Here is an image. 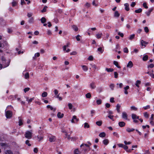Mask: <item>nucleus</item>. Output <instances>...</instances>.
<instances>
[{"label":"nucleus","instance_id":"f257e3e1","mask_svg":"<svg viewBox=\"0 0 154 154\" xmlns=\"http://www.w3.org/2000/svg\"><path fill=\"white\" fill-rule=\"evenodd\" d=\"M32 131H27L24 134L25 137L28 139H31L32 137Z\"/></svg>","mask_w":154,"mask_h":154},{"label":"nucleus","instance_id":"f03ea898","mask_svg":"<svg viewBox=\"0 0 154 154\" xmlns=\"http://www.w3.org/2000/svg\"><path fill=\"white\" fill-rule=\"evenodd\" d=\"M6 116L8 119L10 118L12 116V112L11 111L8 110L5 112Z\"/></svg>","mask_w":154,"mask_h":154},{"label":"nucleus","instance_id":"7ed1b4c3","mask_svg":"<svg viewBox=\"0 0 154 154\" xmlns=\"http://www.w3.org/2000/svg\"><path fill=\"white\" fill-rule=\"evenodd\" d=\"M79 121V119L77 118L75 116H73L72 119L71 120V122L72 123H75Z\"/></svg>","mask_w":154,"mask_h":154},{"label":"nucleus","instance_id":"20e7f679","mask_svg":"<svg viewBox=\"0 0 154 154\" xmlns=\"http://www.w3.org/2000/svg\"><path fill=\"white\" fill-rule=\"evenodd\" d=\"M56 140V137L54 136H52L49 137V140L51 142H54Z\"/></svg>","mask_w":154,"mask_h":154},{"label":"nucleus","instance_id":"39448f33","mask_svg":"<svg viewBox=\"0 0 154 154\" xmlns=\"http://www.w3.org/2000/svg\"><path fill=\"white\" fill-rule=\"evenodd\" d=\"M122 118L125 120H127L128 119V115L127 113L125 112H123L122 113Z\"/></svg>","mask_w":154,"mask_h":154},{"label":"nucleus","instance_id":"423d86ee","mask_svg":"<svg viewBox=\"0 0 154 154\" xmlns=\"http://www.w3.org/2000/svg\"><path fill=\"white\" fill-rule=\"evenodd\" d=\"M90 86L92 89H94L96 87V86L95 85V82H92L91 83L90 85Z\"/></svg>","mask_w":154,"mask_h":154},{"label":"nucleus","instance_id":"0eeeda50","mask_svg":"<svg viewBox=\"0 0 154 154\" xmlns=\"http://www.w3.org/2000/svg\"><path fill=\"white\" fill-rule=\"evenodd\" d=\"M133 66V64L131 61H130L128 63L127 65V67L128 68H131Z\"/></svg>","mask_w":154,"mask_h":154},{"label":"nucleus","instance_id":"6e6552de","mask_svg":"<svg viewBox=\"0 0 154 154\" xmlns=\"http://www.w3.org/2000/svg\"><path fill=\"white\" fill-rule=\"evenodd\" d=\"M141 45L142 46H144L145 47L146 45L148 44V42H146L143 40H141Z\"/></svg>","mask_w":154,"mask_h":154},{"label":"nucleus","instance_id":"1a4fd4ad","mask_svg":"<svg viewBox=\"0 0 154 154\" xmlns=\"http://www.w3.org/2000/svg\"><path fill=\"white\" fill-rule=\"evenodd\" d=\"M18 119H19V126H21L23 125V120L21 119V117H18Z\"/></svg>","mask_w":154,"mask_h":154},{"label":"nucleus","instance_id":"9d476101","mask_svg":"<svg viewBox=\"0 0 154 154\" xmlns=\"http://www.w3.org/2000/svg\"><path fill=\"white\" fill-rule=\"evenodd\" d=\"M129 88V87L128 86H127L126 87L124 88V93L126 94H128V92L127 91V90Z\"/></svg>","mask_w":154,"mask_h":154},{"label":"nucleus","instance_id":"9b49d317","mask_svg":"<svg viewBox=\"0 0 154 154\" xmlns=\"http://www.w3.org/2000/svg\"><path fill=\"white\" fill-rule=\"evenodd\" d=\"M131 117L133 119H138L139 118V117L138 116H137L136 114H132Z\"/></svg>","mask_w":154,"mask_h":154},{"label":"nucleus","instance_id":"f8f14e48","mask_svg":"<svg viewBox=\"0 0 154 154\" xmlns=\"http://www.w3.org/2000/svg\"><path fill=\"white\" fill-rule=\"evenodd\" d=\"M64 114L63 113L61 114L60 112H59L57 114V117L59 118H61L63 117Z\"/></svg>","mask_w":154,"mask_h":154},{"label":"nucleus","instance_id":"ddd939ff","mask_svg":"<svg viewBox=\"0 0 154 154\" xmlns=\"http://www.w3.org/2000/svg\"><path fill=\"white\" fill-rule=\"evenodd\" d=\"M37 137V140L39 142L43 140V136H42L38 135Z\"/></svg>","mask_w":154,"mask_h":154},{"label":"nucleus","instance_id":"4468645a","mask_svg":"<svg viewBox=\"0 0 154 154\" xmlns=\"http://www.w3.org/2000/svg\"><path fill=\"white\" fill-rule=\"evenodd\" d=\"M125 123L123 122H119V125L120 127H123L125 125Z\"/></svg>","mask_w":154,"mask_h":154},{"label":"nucleus","instance_id":"2eb2a0df","mask_svg":"<svg viewBox=\"0 0 154 154\" xmlns=\"http://www.w3.org/2000/svg\"><path fill=\"white\" fill-rule=\"evenodd\" d=\"M153 9L152 8L150 9H149L148 11L146 12H145V13L147 15V16H149L150 15L151 12L153 10Z\"/></svg>","mask_w":154,"mask_h":154},{"label":"nucleus","instance_id":"dca6fc26","mask_svg":"<svg viewBox=\"0 0 154 154\" xmlns=\"http://www.w3.org/2000/svg\"><path fill=\"white\" fill-rule=\"evenodd\" d=\"M25 98L26 99V101H27L29 103H30L33 100L34 98L33 97L31 98L30 99H29V97H25Z\"/></svg>","mask_w":154,"mask_h":154},{"label":"nucleus","instance_id":"f3484780","mask_svg":"<svg viewBox=\"0 0 154 154\" xmlns=\"http://www.w3.org/2000/svg\"><path fill=\"white\" fill-rule=\"evenodd\" d=\"M124 6L125 7V9L127 11H128L129 10V4L128 3H125L124 4Z\"/></svg>","mask_w":154,"mask_h":154},{"label":"nucleus","instance_id":"a211bd4d","mask_svg":"<svg viewBox=\"0 0 154 154\" xmlns=\"http://www.w3.org/2000/svg\"><path fill=\"white\" fill-rule=\"evenodd\" d=\"M121 106L119 104H118L116 105V109L118 113H119L120 112V108Z\"/></svg>","mask_w":154,"mask_h":154},{"label":"nucleus","instance_id":"6ab92c4d","mask_svg":"<svg viewBox=\"0 0 154 154\" xmlns=\"http://www.w3.org/2000/svg\"><path fill=\"white\" fill-rule=\"evenodd\" d=\"M135 130L134 129V128H128L126 129V131L128 132H130L134 131Z\"/></svg>","mask_w":154,"mask_h":154},{"label":"nucleus","instance_id":"aec40b11","mask_svg":"<svg viewBox=\"0 0 154 154\" xmlns=\"http://www.w3.org/2000/svg\"><path fill=\"white\" fill-rule=\"evenodd\" d=\"M120 16V14L118 13V11H116L114 13V17H119Z\"/></svg>","mask_w":154,"mask_h":154},{"label":"nucleus","instance_id":"412c9836","mask_svg":"<svg viewBox=\"0 0 154 154\" xmlns=\"http://www.w3.org/2000/svg\"><path fill=\"white\" fill-rule=\"evenodd\" d=\"M82 67L84 71H88V67L87 66L85 65H82Z\"/></svg>","mask_w":154,"mask_h":154},{"label":"nucleus","instance_id":"4be33fe9","mask_svg":"<svg viewBox=\"0 0 154 154\" xmlns=\"http://www.w3.org/2000/svg\"><path fill=\"white\" fill-rule=\"evenodd\" d=\"M141 83V81L140 80H137L136 82V83L135 84V85L138 88L139 87V85Z\"/></svg>","mask_w":154,"mask_h":154},{"label":"nucleus","instance_id":"5701e85b","mask_svg":"<svg viewBox=\"0 0 154 154\" xmlns=\"http://www.w3.org/2000/svg\"><path fill=\"white\" fill-rule=\"evenodd\" d=\"M103 143L105 145H107L109 143V141L108 139H106L104 140L103 141Z\"/></svg>","mask_w":154,"mask_h":154},{"label":"nucleus","instance_id":"b1692460","mask_svg":"<svg viewBox=\"0 0 154 154\" xmlns=\"http://www.w3.org/2000/svg\"><path fill=\"white\" fill-rule=\"evenodd\" d=\"M74 154H80L81 152L79 151L78 149H77L74 150Z\"/></svg>","mask_w":154,"mask_h":154},{"label":"nucleus","instance_id":"393cba45","mask_svg":"<svg viewBox=\"0 0 154 154\" xmlns=\"http://www.w3.org/2000/svg\"><path fill=\"white\" fill-rule=\"evenodd\" d=\"M99 136L101 137H104L106 136L105 133L104 132H102L100 134Z\"/></svg>","mask_w":154,"mask_h":154},{"label":"nucleus","instance_id":"a878e982","mask_svg":"<svg viewBox=\"0 0 154 154\" xmlns=\"http://www.w3.org/2000/svg\"><path fill=\"white\" fill-rule=\"evenodd\" d=\"M40 20L41 21V22L42 23H45L46 20V18L44 17H42Z\"/></svg>","mask_w":154,"mask_h":154},{"label":"nucleus","instance_id":"bb28decb","mask_svg":"<svg viewBox=\"0 0 154 154\" xmlns=\"http://www.w3.org/2000/svg\"><path fill=\"white\" fill-rule=\"evenodd\" d=\"M72 28L75 31H77L78 30V28L77 26L75 25H73L72 26Z\"/></svg>","mask_w":154,"mask_h":154},{"label":"nucleus","instance_id":"cd10ccee","mask_svg":"<svg viewBox=\"0 0 154 154\" xmlns=\"http://www.w3.org/2000/svg\"><path fill=\"white\" fill-rule=\"evenodd\" d=\"M47 108H50V109L51 110H52L53 109L54 110V112H55L56 110V108H54V109L50 105H48L47 106Z\"/></svg>","mask_w":154,"mask_h":154},{"label":"nucleus","instance_id":"c85d7f7f","mask_svg":"<svg viewBox=\"0 0 154 154\" xmlns=\"http://www.w3.org/2000/svg\"><path fill=\"white\" fill-rule=\"evenodd\" d=\"M96 123L98 126H100L102 124V122L101 121H97Z\"/></svg>","mask_w":154,"mask_h":154},{"label":"nucleus","instance_id":"c756f323","mask_svg":"<svg viewBox=\"0 0 154 154\" xmlns=\"http://www.w3.org/2000/svg\"><path fill=\"white\" fill-rule=\"evenodd\" d=\"M142 9L141 8H139L138 9L136 10L135 11V12L136 13H141L142 11Z\"/></svg>","mask_w":154,"mask_h":154},{"label":"nucleus","instance_id":"7c9ffc66","mask_svg":"<svg viewBox=\"0 0 154 154\" xmlns=\"http://www.w3.org/2000/svg\"><path fill=\"white\" fill-rule=\"evenodd\" d=\"M91 149L90 147H89V148H88V149H83L84 152H83V154H85L87 152H88L89 151H90Z\"/></svg>","mask_w":154,"mask_h":154},{"label":"nucleus","instance_id":"2f4dec72","mask_svg":"<svg viewBox=\"0 0 154 154\" xmlns=\"http://www.w3.org/2000/svg\"><path fill=\"white\" fill-rule=\"evenodd\" d=\"M113 64L118 68H120V66H119L118 65V63L117 61H114Z\"/></svg>","mask_w":154,"mask_h":154},{"label":"nucleus","instance_id":"473e14b6","mask_svg":"<svg viewBox=\"0 0 154 154\" xmlns=\"http://www.w3.org/2000/svg\"><path fill=\"white\" fill-rule=\"evenodd\" d=\"M102 35V33H98L97 34H96V35L97 38L98 39L100 38H101Z\"/></svg>","mask_w":154,"mask_h":154},{"label":"nucleus","instance_id":"72a5a7b5","mask_svg":"<svg viewBox=\"0 0 154 154\" xmlns=\"http://www.w3.org/2000/svg\"><path fill=\"white\" fill-rule=\"evenodd\" d=\"M84 127L85 128H88L90 127V125L87 123H85L84 124Z\"/></svg>","mask_w":154,"mask_h":154},{"label":"nucleus","instance_id":"f704fd0d","mask_svg":"<svg viewBox=\"0 0 154 154\" xmlns=\"http://www.w3.org/2000/svg\"><path fill=\"white\" fill-rule=\"evenodd\" d=\"M113 69L112 68H106V70L108 72H112L113 71Z\"/></svg>","mask_w":154,"mask_h":154},{"label":"nucleus","instance_id":"c9c22d12","mask_svg":"<svg viewBox=\"0 0 154 154\" xmlns=\"http://www.w3.org/2000/svg\"><path fill=\"white\" fill-rule=\"evenodd\" d=\"M148 59V56L147 55H144L143 58V61H146Z\"/></svg>","mask_w":154,"mask_h":154},{"label":"nucleus","instance_id":"e433bc0d","mask_svg":"<svg viewBox=\"0 0 154 154\" xmlns=\"http://www.w3.org/2000/svg\"><path fill=\"white\" fill-rule=\"evenodd\" d=\"M48 94L47 92H44L42 94V97H45L47 96Z\"/></svg>","mask_w":154,"mask_h":154},{"label":"nucleus","instance_id":"4c0bfd02","mask_svg":"<svg viewBox=\"0 0 154 154\" xmlns=\"http://www.w3.org/2000/svg\"><path fill=\"white\" fill-rule=\"evenodd\" d=\"M116 85H119V87H118V86L116 87V88H122L123 86V84L122 83H120L119 84L118 83H117Z\"/></svg>","mask_w":154,"mask_h":154},{"label":"nucleus","instance_id":"58836bf2","mask_svg":"<svg viewBox=\"0 0 154 154\" xmlns=\"http://www.w3.org/2000/svg\"><path fill=\"white\" fill-rule=\"evenodd\" d=\"M85 96H86V97L87 98H90L91 97V94L90 93H87L86 94Z\"/></svg>","mask_w":154,"mask_h":154},{"label":"nucleus","instance_id":"ea45409f","mask_svg":"<svg viewBox=\"0 0 154 154\" xmlns=\"http://www.w3.org/2000/svg\"><path fill=\"white\" fill-rule=\"evenodd\" d=\"M134 37H135V35L134 34H133L132 35H131L130 36V37L129 38V39L130 40H132L134 38Z\"/></svg>","mask_w":154,"mask_h":154},{"label":"nucleus","instance_id":"a19ab883","mask_svg":"<svg viewBox=\"0 0 154 154\" xmlns=\"http://www.w3.org/2000/svg\"><path fill=\"white\" fill-rule=\"evenodd\" d=\"M47 8V7L45 6L44 7V8L41 11V12L42 13H44L46 11Z\"/></svg>","mask_w":154,"mask_h":154},{"label":"nucleus","instance_id":"79ce46f5","mask_svg":"<svg viewBox=\"0 0 154 154\" xmlns=\"http://www.w3.org/2000/svg\"><path fill=\"white\" fill-rule=\"evenodd\" d=\"M25 78L26 79H28L29 77V74L28 72H26L24 75Z\"/></svg>","mask_w":154,"mask_h":154},{"label":"nucleus","instance_id":"37998d69","mask_svg":"<svg viewBox=\"0 0 154 154\" xmlns=\"http://www.w3.org/2000/svg\"><path fill=\"white\" fill-rule=\"evenodd\" d=\"M34 19L33 17H31L29 19L28 22L30 23H32L33 22Z\"/></svg>","mask_w":154,"mask_h":154},{"label":"nucleus","instance_id":"c03bdc74","mask_svg":"<svg viewBox=\"0 0 154 154\" xmlns=\"http://www.w3.org/2000/svg\"><path fill=\"white\" fill-rule=\"evenodd\" d=\"M102 101L101 100L99 99L96 101L98 105L102 103Z\"/></svg>","mask_w":154,"mask_h":154},{"label":"nucleus","instance_id":"a18cd8bd","mask_svg":"<svg viewBox=\"0 0 154 154\" xmlns=\"http://www.w3.org/2000/svg\"><path fill=\"white\" fill-rule=\"evenodd\" d=\"M131 110H134L135 111H136L137 109V108L134 106H131Z\"/></svg>","mask_w":154,"mask_h":154},{"label":"nucleus","instance_id":"49530a36","mask_svg":"<svg viewBox=\"0 0 154 154\" xmlns=\"http://www.w3.org/2000/svg\"><path fill=\"white\" fill-rule=\"evenodd\" d=\"M123 51L125 53H127L128 52V48L126 47L125 48L123 49Z\"/></svg>","mask_w":154,"mask_h":154},{"label":"nucleus","instance_id":"de8ad7c7","mask_svg":"<svg viewBox=\"0 0 154 154\" xmlns=\"http://www.w3.org/2000/svg\"><path fill=\"white\" fill-rule=\"evenodd\" d=\"M40 56V54L39 53H35V56L33 57V58L34 59H35V57H39Z\"/></svg>","mask_w":154,"mask_h":154},{"label":"nucleus","instance_id":"09e8293b","mask_svg":"<svg viewBox=\"0 0 154 154\" xmlns=\"http://www.w3.org/2000/svg\"><path fill=\"white\" fill-rule=\"evenodd\" d=\"M68 106L69 107V109H71L73 107V106L71 103H69L68 104Z\"/></svg>","mask_w":154,"mask_h":154},{"label":"nucleus","instance_id":"8fccbe9b","mask_svg":"<svg viewBox=\"0 0 154 154\" xmlns=\"http://www.w3.org/2000/svg\"><path fill=\"white\" fill-rule=\"evenodd\" d=\"M144 116L146 118H148L149 117V114L147 112H145L144 113Z\"/></svg>","mask_w":154,"mask_h":154},{"label":"nucleus","instance_id":"3c124183","mask_svg":"<svg viewBox=\"0 0 154 154\" xmlns=\"http://www.w3.org/2000/svg\"><path fill=\"white\" fill-rule=\"evenodd\" d=\"M109 87H110V88L111 89V90H114V85L113 84H111L110 85Z\"/></svg>","mask_w":154,"mask_h":154},{"label":"nucleus","instance_id":"603ef678","mask_svg":"<svg viewBox=\"0 0 154 154\" xmlns=\"http://www.w3.org/2000/svg\"><path fill=\"white\" fill-rule=\"evenodd\" d=\"M6 154H13V152L10 150H7L5 152Z\"/></svg>","mask_w":154,"mask_h":154},{"label":"nucleus","instance_id":"864d4df0","mask_svg":"<svg viewBox=\"0 0 154 154\" xmlns=\"http://www.w3.org/2000/svg\"><path fill=\"white\" fill-rule=\"evenodd\" d=\"M0 145L2 147H6L7 146V144L5 143H0Z\"/></svg>","mask_w":154,"mask_h":154},{"label":"nucleus","instance_id":"5fc2aeb1","mask_svg":"<svg viewBox=\"0 0 154 154\" xmlns=\"http://www.w3.org/2000/svg\"><path fill=\"white\" fill-rule=\"evenodd\" d=\"M144 29L146 33L148 32L149 31V29H148V28L147 26L145 27H144Z\"/></svg>","mask_w":154,"mask_h":154},{"label":"nucleus","instance_id":"6e6d98bb","mask_svg":"<svg viewBox=\"0 0 154 154\" xmlns=\"http://www.w3.org/2000/svg\"><path fill=\"white\" fill-rule=\"evenodd\" d=\"M29 140H27L26 141V145H27L29 146H31V144L29 143Z\"/></svg>","mask_w":154,"mask_h":154},{"label":"nucleus","instance_id":"4d7b16f0","mask_svg":"<svg viewBox=\"0 0 154 154\" xmlns=\"http://www.w3.org/2000/svg\"><path fill=\"white\" fill-rule=\"evenodd\" d=\"M84 145L85 146H86L88 147L89 148V147L90 146H89L87 144H81L80 146V147H82V146H83Z\"/></svg>","mask_w":154,"mask_h":154},{"label":"nucleus","instance_id":"13d9d810","mask_svg":"<svg viewBox=\"0 0 154 154\" xmlns=\"http://www.w3.org/2000/svg\"><path fill=\"white\" fill-rule=\"evenodd\" d=\"M80 37L81 36L79 35H77V36L76 37V38L77 41H80V39L79 37Z\"/></svg>","mask_w":154,"mask_h":154},{"label":"nucleus","instance_id":"bf43d9fd","mask_svg":"<svg viewBox=\"0 0 154 154\" xmlns=\"http://www.w3.org/2000/svg\"><path fill=\"white\" fill-rule=\"evenodd\" d=\"M93 59V57L92 56H90L88 58V60H92Z\"/></svg>","mask_w":154,"mask_h":154},{"label":"nucleus","instance_id":"052dcab7","mask_svg":"<svg viewBox=\"0 0 154 154\" xmlns=\"http://www.w3.org/2000/svg\"><path fill=\"white\" fill-rule=\"evenodd\" d=\"M143 6L146 9H147L148 8V7L146 5V2H144L143 3Z\"/></svg>","mask_w":154,"mask_h":154},{"label":"nucleus","instance_id":"680f3d73","mask_svg":"<svg viewBox=\"0 0 154 154\" xmlns=\"http://www.w3.org/2000/svg\"><path fill=\"white\" fill-rule=\"evenodd\" d=\"M113 135L115 136H116L117 137L119 138V135L116 132H114L113 133Z\"/></svg>","mask_w":154,"mask_h":154},{"label":"nucleus","instance_id":"e2e57ef3","mask_svg":"<svg viewBox=\"0 0 154 154\" xmlns=\"http://www.w3.org/2000/svg\"><path fill=\"white\" fill-rule=\"evenodd\" d=\"M97 50L98 51H100L101 53H102L103 52V50H102V48H99Z\"/></svg>","mask_w":154,"mask_h":154},{"label":"nucleus","instance_id":"0e129e2a","mask_svg":"<svg viewBox=\"0 0 154 154\" xmlns=\"http://www.w3.org/2000/svg\"><path fill=\"white\" fill-rule=\"evenodd\" d=\"M118 34L122 37H123L124 36L123 34V33H121L120 32H118Z\"/></svg>","mask_w":154,"mask_h":154},{"label":"nucleus","instance_id":"69168bd1","mask_svg":"<svg viewBox=\"0 0 154 154\" xmlns=\"http://www.w3.org/2000/svg\"><path fill=\"white\" fill-rule=\"evenodd\" d=\"M47 34L49 35H51L52 34L51 31L49 30H48L47 31Z\"/></svg>","mask_w":154,"mask_h":154},{"label":"nucleus","instance_id":"338daca9","mask_svg":"<svg viewBox=\"0 0 154 154\" xmlns=\"http://www.w3.org/2000/svg\"><path fill=\"white\" fill-rule=\"evenodd\" d=\"M29 89L30 88H26L24 89V91L25 93H26V92L28 91Z\"/></svg>","mask_w":154,"mask_h":154},{"label":"nucleus","instance_id":"774afa93","mask_svg":"<svg viewBox=\"0 0 154 154\" xmlns=\"http://www.w3.org/2000/svg\"><path fill=\"white\" fill-rule=\"evenodd\" d=\"M105 106L106 107L109 108L110 106V105L108 103H107L105 104Z\"/></svg>","mask_w":154,"mask_h":154}]
</instances>
